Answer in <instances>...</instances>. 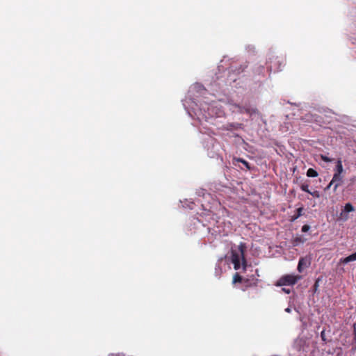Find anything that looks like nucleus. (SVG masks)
Segmentation results:
<instances>
[{
  "label": "nucleus",
  "mask_w": 356,
  "mask_h": 356,
  "mask_svg": "<svg viewBox=\"0 0 356 356\" xmlns=\"http://www.w3.org/2000/svg\"><path fill=\"white\" fill-rule=\"evenodd\" d=\"M246 250V245L244 243H241L237 249L232 248L231 250V261L234 264V268L238 270L242 266L243 269L245 270L247 266V261L245 258V252Z\"/></svg>",
  "instance_id": "obj_1"
},
{
  "label": "nucleus",
  "mask_w": 356,
  "mask_h": 356,
  "mask_svg": "<svg viewBox=\"0 0 356 356\" xmlns=\"http://www.w3.org/2000/svg\"><path fill=\"white\" fill-rule=\"evenodd\" d=\"M302 279L301 275H294L292 274H286L282 275L275 283L277 286H293L296 284L298 280Z\"/></svg>",
  "instance_id": "obj_2"
},
{
  "label": "nucleus",
  "mask_w": 356,
  "mask_h": 356,
  "mask_svg": "<svg viewBox=\"0 0 356 356\" xmlns=\"http://www.w3.org/2000/svg\"><path fill=\"white\" fill-rule=\"evenodd\" d=\"M269 66H268V71L271 72H279L282 70V65H284V60L282 57H273L270 58Z\"/></svg>",
  "instance_id": "obj_3"
},
{
  "label": "nucleus",
  "mask_w": 356,
  "mask_h": 356,
  "mask_svg": "<svg viewBox=\"0 0 356 356\" xmlns=\"http://www.w3.org/2000/svg\"><path fill=\"white\" fill-rule=\"evenodd\" d=\"M342 176L341 175H333V177L331 180V184H334L333 187V191H336L338 187L341 185L342 183Z\"/></svg>",
  "instance_id": "obj_4"
},
{
  "label": "nucleus",
  "mask_w": 356,
  "mask_h": 356,
  "mask_svg": "<svg viewBox=\"0 0 356 356\" xmlns=\"http://www.w3.org/2000/svg\"><path fill=\"white\" fill-rule=\"evenodd\" d=\"M354 211V207L350 203H347L345 204L343 210L341 213V216H342V218L345 220H347V215L343 216V213H348Z\"/></svg>",
  "instance_id": "obj_5"
},
{
  "label": "nucleus",
  "mask_w": 356,
  "mask_h": 356,
  "mask_svg": "<svg viewBox=\"0 0 356 356\" xmlns=\"http://www.w3.org/2000/svg\"><path fill=\"white\" fill-rule=\"evenodd\" d=\"M309 264V262L307 261V259L300 258L299 259L298 268H297L298 272L302 273L303 270V267H307Z\"/></svg>",
  "instance_id": "obj_6"
},
{
  "label": "nucleus",
  "mask_w": 356,
  "mask_h": 356,
  "mask_svg": "<svg viewBox=\"0 0 356 356\" xmlns=\"http://www.w3.org/2000/svg\"><path fill=\"white\" fill-rule=\"evenodd\" d=\"M334 171L335 172L334 174L335 175H341V173L343 172V168L341 159H339L337 161Z\"/></svg>",
  "instance_id": "obj_7"
},
{
  "label": "nucleus",
  "mask_w": 356,
  "mask_h": 356,
  "mask_svg": "<svg viewBox=\"0 0 356 356\" xmlns=\"http://www.w3.org/2000/svg\"><path fill=\"white\" fill-rule=\"evenodd\" d=\"M232 106L237 109V111L240 113H250V109L249 108H245V107H243V106H241L236 104H232Z\"/></svg>",
  "instance_id": "obj_8"
},
{
  "label": "nucleus",
  "mask_w": 356,
  "mask_h": 356,
  "mask_svg": "<svg viewBox=\"0 0 356 356\" xmlns=\"http://www.w3.org/2000/svg\"><path fill=\"white\" fill-rule=\"evenodd\" d=\"M356 260V252L343 259V263L347 264Z\"/></svg>",
  "instance_id": "obj_9"
},
{
  "label": "nucleus",
  "mask_w": 356,
  "mask_h": 356,
  "mask_svg": "<svg viewBox=\"0 0 356 356\" xmlns=\"http://www.w3.org/2000/svg\"><path fill=\"white\" fill-rule=\"evenodd\" d=\"M318 175V172L313 168H309L307 171V176L309 177H316Z\"/></svg>",
  "instance_id": "obj_10"
},
{
  "label": "nucleus",
  "mask_w": 356,
  "mask_h": 356,
  "mask_svg": "<svg viewBox=\"0 0 356 356\" xmlns=\"http://www.w3.org/2000/svg\"><path fill=\"white\" fill-rule=\"evenodd\" d=\"M241 282H242V277L239 275V273H236L233 277V284H236V283Z\"/></svg>",
  "instance_id": "obj_11"
},
{
  "label": "nucleus",
  "mask_w": 356,
  "mask_h": 356,
  "mask_svg": "<svg viewBox=\"0 0 356 356\" xmlns=\"http://www.w3.org/2000/svg\"><path fill=\"white\" fill-rule=\"evenodd\" d=\"M302 211H303L302 207H300V208L297 209L296 213L293 216L292 220H296L297 218H298L302 215Z\"/></svg>",
  "instance_id": "obj_12"
},
{
  "label": "nucleus",
  "mask_w": 356,
  "mask_h": 356,
  "mask_svg": "<svg viewBox=\"0 0 356 356\" xmlns=\"http://www.w3.org/2000/svg\"><path fill=\"white\" fill-rule=\"evenodd\" d=\"M237 161L243 163L248 169H249V170L250 169L249 163L248 161H246L245 160H244L243 159L238 158L237 159Z\"/></svg>",
  "instance_id": "obj_13"
},
{
  "label": "nucleus",
  "mask_w": 356,
  "mask_h": 356,
  "mask_svg": "<svg viewBox=\"0 0 356 356\" xmlns=\"http://www.w3.org/2000/svg\"><path fill=\"white\" fill-rule=\"evenodd\" d=\"M300 188L302 191H305L306 193H310V191L309 190V184H302L300 186Z\"/></svg>",
  "instance_id": "obj_14"
},
{
  "label": "nucleus",
  "mask_w": 356,
  "mask_h": 356,
  "mask_svg": "<svg viewBox=\"0 0 356 356\" xmlns=\"http://www.w3.org/2000/svg\"><path fill=\"white\" fill-rule=\"evenodd\" d=\"M321 159L325 161V162H331L332 161V159H330L329 157H327V156L325 155H323V154H321Z\"/></svg>",
  "instance_id": "obj_15"
},
{
  "label": "nucleus",
  "mask_w": 356,
  "mask_h": 356,
  "mask_svg": "<svg viewBox=\"0 0 356 356\" xmlns=\"http://www.w3.org/2000/svg\"><path fill=\"white\" fill-rule=\"evenodd\" d=\"M309 193L311 194L313 197H316V198H318L320 197V194L318 191H314L313 192L310 191V193Z\"/></svg>",
  "instance_id": "obj_16"
},
{
  "label": "nucleus",
  "mask_w": 356,
  "mask_h": 356,
  "mask_svg": "<svg viewBox=\"0 0 356 356\" xmlns=\"http://www.w3.org/2000/svg\"><path fill=\"white\" fill-rule=\"evenodd\" d=\"M310 227L308 225H305L302 227V232H307L309 230Z\"/></svg>",
  "instance_id": "obj_17"
},
{
  "label": "nucleus",
  "mask_w": 356,
  "mask_h": 356,
  "mask_svg": "<svg viewBox=\"0 0 356 356\" xmlns=\"http://www.w3.org/2000/svg\"><path fill=\"white\" fill-rule=\"evenodd\" d=\"M282 291L284 293L289 294L291 293V290L289 289L282 288Z\"/></svg>",
  "instance_id": "obj_18"
},
{
  "label": "nucleus",
  "mask_w": 356,
  "mask_h": 356,
  "mask_svg": "<svg viewBox=\"0 0 356 356\" xmlns=\"http://www.w3.org/2000/svg\"><path fill=\"white\" fill-rule=\"evenodd\" d=\"M216 273L218 272V275H219L222 271L220 266H218L216 268Z\"/></svg>",
  "instance_id": "obj_19"
},
{
  "label": "nucleus",
  "mask_w": 356,
  "mask_h": 356,
  "mask_svg": "<svg viewBox=\"0 0 356 356\" xmlns=\"http://www.w3.org/2000/svg\"><path fill=\"white\" fill-rule=\"evenodd\" d=\"M333 184H331V181L329 183V184L325 187V191H327L328 189L330 188V187L332 186Z\"/></svg>",
  "instance_id": "obj_20"
},
{
  "label": "nucleus",
  "mask_w": 356,
  "mask_h": 356,
  "mask_svg": "<svg viewBox=\"0 0 356 356\" xmlns=\"http://www.w3.org/2000/svg\"><path fill=\"white\" fill-rule=\"evenodd\" d=\"M318 286V280L315 282L314 285V289L316 290Z\"/></svg>",
  "instance_id": "obj_21"
},
{
  "label": "nucleus",
  "mask_w": 356,
  "mask_h": 356,
  "mask_svg": "<svg viewBox=\"0 0 356 356\" xmlns=\"http://www.w3.org/2000/svg\"><path fill=\"white\" fill-rule=\"evenodd\" d=\"M291 311V309L289 307H287L286 309H285V312H286L288 313H290Z\"/></svg>",
  "instance_id": "obj_22"
}]
</instances>
